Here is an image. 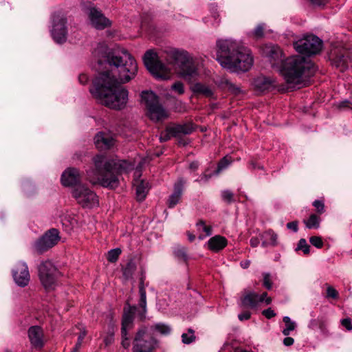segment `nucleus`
<instances>
[{"label":"nucleus","mask_w":352,"mask_h":352,"mask_svg":"<svg viewBox=\"0 0 352 352\" xmlns=\"http://www.w3.org/2000/svg\"><path fill=\"white\" fill-rule=\"evenodd\" d=\"M99 65L105 63L108 69L94 79L90 92L100 104L112 109H124L129 92L120 83L129 82L138 71L135 60L126 50L108 52L107 45L98 43L92 52Z\"/></svg>","instance_id":"obj_1"},{"label":"nucleus","mask_w":352,"mask_h":352,"mask_svg":"<svg viewBox=\"0 0 352 352\" xmlns=\"http://www.w3.org/2000/svg\"><path fill=\"white\" fill-rule=\"evenodd\" d=\"M165 63L159 60L153 50L146 52L143 61L146 69L157 80L171 79L174 74L188 81L199 77V70L195 64L193 57L185 50L169 48L164 50Z\"/></svg>","instance_id":"obj_2"},{"label":"nucleus","mask_w":352,"mask_h":352,"mask_svg":"<svg viewBox=\"0 0 352 352\" xmlns=\"http://www.w3.org/2000/svg\"><path fill=\"white\" fill-rule=\"evenodd\" d=\"M262 50L272 67L277 69L286 82L293 87L305 85L315 72L313 63L302 55L292 56L284 60L281 49L272 44L265 45Z\"/></svg>","instance_id":"obj_3"},{"label":"nucleus","mask_w":352,"mask_h":352,"mask_svg":"<svg viewBox=\"0 0 352 352\" xmlns=\"http://www.w3.org/2000/svg\"><path fill=\"white\" fill-rule=\"evenodd\" d=\"M217 60L223 68L232 72H247L254 63L250 50L239 42L232 39H219L217 41Z\"/></svg>","instance_id":"obj_4"},{"label":"nucleus","mask_w":352,"mask_h":352,"mask_svg":"<svg viewBox=\"0 0 352 352\" xmlns=\"http://www.w3.org/2000/svg\"><path fill=\"white\" fill-rule=\"evenodd\" d=\"M95 169L87 171L89 181L103 187L116 188L119 185L118 175L128 173L134 164L126 160H107L103 155H96L93 159Z\"/></svg>","instance_id":"obj_5"},{"label":"nucleus","mask_w":352,"mask_h":352,"mask_svg":"<svg viewBox=\"0 0 352 352\" xmlns=\"http://www.w3.org/2000/svg\"><path fill=\"white\" fill-rule=\"evenodd\" d=\"M170 330L169 326L162 323L155 324L149 328L145 326L140 327L133 339V352H154L158 342L153 337V332L166 336L170 333Z\"/></svg>","instance_id":"obj_6"},{"label":"nucleus","mask_w":352,"mask_h":352,"mask_svg":"<svg viewBox=\"0 0 352 352\" xmlns=\"http://www.w3.org/2000/svg\"><path fill=\"white\" fill-rule=\"evenodd\" d=\"M142 101L147 109V116L153 121H160L168 117L166 111L159 103L157 96L153 91H143Z\"/></svg>","instance_id":"obj_7"},{"label":"nucleus","mask_w":352,"mask_h":352,"mask_svg":"<svg viewBox=\"0 0 352 352\" xmlns=\"http://www.w3.org/2000/svg\"><path fill=\"white\" fill-rule=\"evenodd\" d=\"M272 299L267 292L258 294L252 291L244 290L239 299V305L243 309L257 310L261 302L266 305L272 303Z\"/></svg>","instance_id":"obj_8"},{"label":"nucleus","mask_w":352,"mask_h":352,"mask_svg":"<svg viewBox=\"0 0 352 352\" xmlns=\"http://www.w3.org/2000/svg\"><path fill=\"white\" fill-rule=\"evenodd\" d=\"M294 47L300 54L312 55L320 52L322 41L314 35H308L294 42Z\"/></svg>","instance_id":"obj_9"},{"label":"nucleus","mask_w":352,"mask_h":352,"mask_svg":"<svg viewBox=\"0 0 352 352\" xmlns=\"http://www.w3.org/2000/svg\"><path fill=\"white\" fill-rule=\"evenodd\" d=\"M72 195L83 208H91L98 205V199L96 193L84 185L75 187Z\"/></svg>","instance_id":"obj_10"},{"label":"nucleus","mask_w":352,"mask_h":352,"mask_svg":"<svg viewBox=\"0 0 352 352\" xmlns=\"http://www.w3.org/2000/svg\"><path fill=\"white\" fill-rule=\"evenodd\" d=\"M59 272L50 261L43 262L38 267V276L43 286L54 284Z\"/></svg>","instance_id":"obj_11"},{"label":"nucleus","mask_w":352,"mask_h":352,"mask_svg":"<svg viewBox=\"0 0 352 352\" xmlns=\"http://www.w3.org/2000/svg\"><path fill=\"white\" fill-rule=\"evenodd\" d=\"M51 34L57 43H63L67 39L66 19L60 14H54L52 17V28Z\"/></svg>","instance_id":"obj_12"},{"label":"nucleus","mask_w":352,"mask_h":352,"mask_svg":"<svg viewBox=\"0 0 352 352\" xmlns=\"http://www.w3.org/2000/svg\"><path fill=\"white\" fill-rule=\"evenodd\" d=\"M60 239L59 232L53 228L47 231L35 243L34 248L38 252H42L56 245Z\"/></svg>","instance_id":"obj_13"},{"label":"nucleus","mask_w":352,"mask_h":352,"mask_svg":"<svg viewBox=\"0 0 352 352\" xmlns=\"http://www.w3.org/2000/svg\"><path fill=\"white\" fill-rule=\"evenodd\" d=\"M13 280L17 286H28L30 281V274L26 263L19 261L12 270Z\"/></svg>","instance_id":"obj_14"},{"label":"nucleus","mask_w":352,"mask_h":352,"mask_svg":"<svg viewBox=\"0 0 352 352\" xmlns=\"http://www.w3.org/2000/svg\"><path fill=\"white\" fill-rule=\"evenodd\" d=\"M192 131L193 127L191 124L173 125L168 126L166 129V132L164 137L161 135L160 139L161 142H164L170 139L171 137H176L180 136L182 135L190 134L192 132Z\"/></svg>","instance_id":"obj_15"},{"label":"nucleus","mask_w":352,"mask_h":352,"mask_svg":"<svg viewBox=\"0 0 352 352\" xmlns=\"http://www.w3.org/2000/svg\"><path fill=\"white\" fill-rule=\"evenodd\" d=\"M28 338L32 346L36 349H41L44 346V333L39 326H32L28 329Z\"/></svg>","instance_id":"obj_16"},{"label":"nucleus","mask_w":352,"mask_h":352,"mask_svg":"<svg viewBox=\"0 0 352 352\" xmlns=\"http://www.w3.org/2000/svg\"><path fill=\"white\" fill-rule=\"evenodd\" d=\"M88 14L91 25L96 29H104L111 24L110 21L95 8H90Z\"/></svg>","instance_id":"obj_17"},{"label":"nucleus","mask_w":352,"mask_h":352,"mask_svg":"<svg viewBox=\"0 0 352 352\" xmlns=\"http://www.w3.org/2000/svg\"><path fill=\"white\" fill-rule=\"evenodd\" d=\"M141 175L140 170L135 172L134 186H135L136 197L140 201H143L150 188L148 183L144 180H140L138 177Z\"/></svg>","instance_id":"obj_18"},{"label":"nucleus","mask_w":352,"mask_h":352,"mask_svg":"<svg viewBox=\"0 0 352 352\" xmlns=\"http://www.w3.org/2000/svg\"><path fill=\"white\" fill-rule=\"evenodd\" d=\"M96 147L101 150L109 149L115 144V140L111 135L104 132H99L94 138Z\"/></svg>","instance_id":"obj_19"},{"label":"nucleus","mask_w":352,"mask_h":352,"mask_svg":"<svg viewBox=\"0 0 352 352\" xmlns=\"http://www.w3.org/2000/svg\"><path fill=\"white\" fill-rule=\"evenodd\" d=\"M80 181L79 172L76 168H69L61 176V183L64 186H72Z\"/></svg>","instance_id":"obj_20"},{"label":"nucleus","mask_w":352,"mask_h":352,"mask_svg":"<svg viewBox=\"0 0 352 352\" xmlns=\"http://www.w3.org/2000/svg\"><path fill=\"white\" fill-rule=\"evenodd\" d=\"M185 182L182 179H179L174 185V191L170 195L168 199V205L169 208L175 207L179 201Z\"/></svg>","instance_id":"obj_21"},{"label":"nucleus","mask_w":352,"mask_h":352,"mask_svg":"<svg viewBox=\"0 0 352 352\" xmlns=\"http://www.w3.org/2000/svg\"><path fill=\"white\" fill-rule=\"evenodd\" d=\"M207 245L209 250L217 252L228 245V241L224 236L215 235L208 240Z\"/></svg>","instance_id":"obj_22"},{"label":"nucleus","mask_w":352,"mask_h":352,"mask_svg":"<svg viewBox=\"0 0 352 352\" xmlns=\"http://www.w3.org/2000/svg\"><path fill=\"white\" fill-rule=\"evenodd\" d=\"M253 85L255 89L259 91H264L270 89L276 85L275 81L270 78L261 76L254 80Z\"/></svg>","instance_id":"obj_23"},{"label":"nucleus","mask_w":352,"mask_h":352,"mask_svg":"<svg viewBox=\"0 0 352 352\" xmlns=\"http://www.w3.org/2000/svg\"><path fill=\"white\" fill-rule=\"evenodd\" d=\"M210 12V15L204 18V22L208 26H218L221 22V19L217 6L211 4Z\"/></svg>","instance_id":"obj_24"},{"label":"nucleus","mask_w":352,"mask_h":352,"mask_svg":"<svg viewBox=\"0 0 352 352\" xmlns=\"http://www.w3.org/2000/svg\"><path fill=\"white\" fill-rule=\"evenodd\" d=\"M262 245L263 247L271 245L276 246L278 244V235L273 230H269L263 232L261 235Z\"/></svg>","instance_id":"obj_25"},{"label":"nucleus","mask_w":352,"mask_h":352,"mask_svg":"<svg viewBox=\"0 0 352 352\" xmlns=\"http://www.w3.org/2000/svg\"><path fill=\"white\" fill-rule=\"evenodd\" d=\"M191 89L195 94H201L206 97H212L213 96L212 89L202 83H195Z\"/></svg>","instance_id":"obj_26"},{"label":"nucleus","mask_w":352,"mask_h":352,"mask_svg":"<svg viewBox=\"0 0 352 352\" xmlns=\"http://www.w3.org/2000/svg\"><path fill=\"white\" fill-rule=\"evenodd\" d=\"M197 230L199 232V239H204L212 234V228L207 226L204 221H199L196 224Z\"/></svg>","instance_id":"obj_27"},{"label":"nucleus","mask_w":352,"mask_h":352,"mask_svg":"<svg viewBox=\"0 0 352 352\" xmlns=\"http://www.w3.org/2000/svg\"><path fill=\"white\" fill-rule=\"evenodd\" d=\"M136 270V264L134 261L130 260L122 268V276L125 280H129L133 278V275Z\"/></svg>","instance_id":"obj_28"},{"label":"nucleus","mask_w":352,"mask_h":352,"mask_svg":"<svg viewBox=\"0 0 352 352\" xmlns=\"http://www.w3.org/2000/svg\"><path fill=\"white\" fill-rule=\"evenodd\" d=\"M140 293V301L139 306L142 309V314L141 315V319L145 317L144 314L146 313V291L144 287H140L139 290Z\"/></svg>","instance_id":"obj_29"},{"label":"nucleus","mask_w":352,"mask_h":352,"mask_svg":"<svg viewBox=\"0 0 352 352\" xmlns=\"http://www.w3.org/2000/svg\"><path fill=\"white\" fill-rule=\"evenodd\" d=\"M225 88L234 96H240L243 93V90L239 85L230 81L226 82Z\"/></svg>","instance_id":"obj_30"},{"label":"nucleus","mask_w":352,"mask_h":352,"mask_svg":"<svg viewBox=\"0 0 352 352\" xmlns=\"http://www.w3.org/2000/svg\"><path fill=\"white\" fill-rule=\"evenodd\" d=\"M133 324V314L131 311L124 313L122 319V327L131 329Z\"/></svg>","instance_id":"obj_31"},{"label":"nucleus","mask_w":352,"mask_h":352,"mask_svg":"<svg viewBox=\"0 0 352 352\" xmlns=\"http://www.w3.org/2000/svg\"><path fill=\"white\" fill-rule=\"evenodd\" d=\"M304 222L306 226L309 229L318 228L320 226V219L314 214H311L309 218Z\"/></svg>","instance_id":"obj_32"},{"label":"nucleus","mask_w":352,"mask_h":352,"mask_svg":"<svg viewBox=\"0 0 352 352\" xmlns=\"http://www.w3.org/2000/svg\"><path fill=\"white\" fill-rule=\"evenodd\" d=\"M283 322L285 324L286 327L283 330L284 336H288L291 331L294 330L296 324L291 321V319L288 316L283 317Z\"/></svg>","instance_id":"obj_33"},{"label":"nucleus","mask_w":352,"mask_h":352,"mask_svg":"<svg viewBox=\"0 0 352 352\" xmlns=\"http://www.w3.org/2000/svg\"><path fill=\"white\" fill-rule=\"evenodd\" d=\"M232 160L231 159V157L226 156L223 157L219 163L218 167L217 170L215 171V173L217 175L220 172H221L223 170L228 168L232 163Z\"/></svg>","instance_id":"obj_34"},{"label":"nucleus","mask_w":352,"mask_h":352,"mask_svg":"<svg viewBox=\"0 0 352 352\" xmlns=\"http://www.w3.org/2000/svg\"><path fill=\"white\" fill-rule=\"evenodd\" d=\"M122 250L120 248H115L109 250L107 254V260L111 263L116 262Z\"/></svg>","instance_id":"obj_35"},{"label":"nucleus","mask_w":352,"mask_h":352,"mask_svg":"<svg viewBox=\"0 0 352 352\" xmlns=\"http://www.w3.org/2000/svg\"><path fill=\"white\" fill-rule=\"evenodd\" d=\"M309 245L305 239H301L298 243L296 250H302L305 254L309 253Z\"/></svg>","instance_id":"obj_36"},{"label":"nucleus","mask_w":352,"mask_h":352,"mask_svg":"<svg viewBox=\"0 0 352 352\" xmlns=\"http://www.w3.org/2000/svg\"><path fill=\"white\" fill-rule=\"evenodd\" d=\"M333 65L336 67L340 68L341 72H344L347 67L346 60L344 56H341L333 60Z\"/></svg>","instance_id":"obj_37"},{"label":"nucleus","mask_w":352,"mask_h":352,"mask_svg":"<svg viewBox=\"0 0 352 352\" xmlns=\"http://www.w3.org/2000/svg\"><path fill=\"white\" fill-rule=\"evenodd\" d=\"M309 242L317 248H321L323 246V241L320 236H314L310 237Z\"/></svg>","instance_id":"obj_38"},{"label":"nucleus","mask_w":352,"mask_h":352,"mask_svg":"<svg viewBox=\"0 0 352 352\" xmlns=\"http://www.w3.org/2000/svg\"><path fill=\"white\" fill-rule=\"evenodd\" d=\"M171 88L179 94H183L184 93V84L179 81L175 82L172 85Z\"/></svg>","instance_id":"obj_39"},{"label":"nucleus","mask_w":352,"mask_h":352,"mask_svg":"<svg viewBox=\"0 0 352 352\" xmlns=\"http://www.w3.org/2000/svg\"><path fill=\"white\" fill-rule=\"evenodd\" d=\"M326 297L327 298H338V292L334 287H327Z\"/></svg>","instance_id":"obj_40"},{"label":"nucleus","mask_w":352,"mask_h":352,"mask_svg":"<svg viewBox=\"0 0 352 352\" xmlns=\"http://www.w3.org/2000/svg\"><path fill=\"white\" fill-rule=\"evenodd\" d=\"M264 26L263 24H260L252 32L253 36L256 38H261L263 35Z\"/></svg>","instance_id":"obj_41"},{"label":"nucleus","mask_w":352,"mask_h":352,"mask_svg":"<svg viewBox=\"0 0 352 352\" xmlns=\"http://www.w3.org/2000/svg\"><path fill=\"white\" fill-rule=\"evenodd\" d=\"M250 309H243V311L238 315V318L241 321L248 320L251 318Z\"/></svg>","instance_id":"obj_42"},{"label":"nucleus","mask_w":352,"mask_h":352,"mask_svg":"<svg viewBox=\"0 0 352 352\" xmlns=\"http://www.w3.org/2000/svg\"><path fill=\"white\" fill-rule=\"evenodd\" d=\"M103 341L106 346L112 344L114 342V333L113 331L108 333L107 335L104 338Z\"/></svg>","instance_id":"obj_43"},{"label":"nucleus","mask_w":352,"mask_h":352,"mask_svg":"<svg viewBox=\"0 0 352 352\" xmlns=\"http://www.w3.org/2000/svg\"><path fill=\"white\" fill-rule=\"evenodd\" d=\"M222 199L228 202H231L233 199V194L230 190H226L221 192Z\"/></svg>","instance_id":"obj_44"},{"label":"nucleus","mask_w":352,"mask_h":352,"mask_svg":"<svg viewBox=\"0 0 352 352\" xmlns=\"http://www.w3.org/2000/svg\"><path fill=\"white\" fill-rule=\"evenodd\" d=\"M182 342L184 344H190L195 340V335H189L188 333H183L182 336Z\"/></svg>","instance_id":"obj_45"},{"label":"nucleus","mask_w":352,"mask_h":352,"mask_svg":"<svg viewBox=\"0 0 352 352\" xmlns=\"http://www.w3.org/2000/svg\"><path fill=\"white\" fill-rule=\"evenodd\" d=\"M262 315L264 316L267 319H271L275 317L276 316V314L271 307H269L262 311Z\"/></svg>","instance_id":"obj_46"},{"label":"nucleus","mask_w":352,"mask_h":352,"mask_svg":"<svg viewBox=\"0 0 352 352\" xmlns=\"http://www.w3.org/2000/svg\"><path fill=\"white\" fill-rule=\"evenodd\" d=\"M313 206L316 208L318 212L322 214L324 210V205L322 201L316 200L313 203Z\"/></svg>","instance_id":"obj_47"},{"label":"nucleus","mask_w":352,"mask_h":352,"mask_svg":"<svg viewBox=\"0 0 352 352\" xmlns=\"http://www.w3.org/2000/svg\"><path fill=\"white\" fill-rule=\"evenodd\" d=\"M341 324L346 328L347 330H352V322L349 318H344L341 320Z\"/></svg>","instance_id":"obj_48"},{"label":"nucleus","mask_w":352,"mask_h":352,"mask_svg":"<svg viewBox=\"0 0 352 352\" xmlns=\"http://www.w3.org/2000/svg\"><path fill=\"white\" fill-rule=\"evenodd\" d=\"M79 329L80 330V332L78 336V340L76 343H78V345H82V341L87 336V331L85 328H82V329L79 328Z\"/></svg>","instance_id":"obj_49"},{"label":"nucleus","mask_w":352,"mask_h":352,"mask_svg":"<svg viewBox=\"0 0 352 352\" xmlns=\"http://www.w3.org/2000/svg\"><path fill=\"white\" fill-rule=\"evenodd\" d=\"M274 284L272 278L269 274H265L263 275V285L264 286H271Z\"/></svg>","instance_id":"obj_50"},{"label":"nucleus","mask_w":352,"mask_h":352,"mask_svg":"<svg viewBox=\"0 0 352 352\" xmlns=\"http://www.w3.org/2000/svg\"><path fill=\"white\" fill-rule=\"evenodd\" d=\"M287 228L289 230H293L294 232H297L298 223L296 221L289 222L287 224Z\"/></svg>","instance_id":"obj_51"},{"label":"nucleus","mask_w":352,"mask_h":352,"mask_svg":"<svg viewBox=\"0 0 352 352\" xmlns=\"http://www.w3.org/2000/svg\"><path fill=\"white\" fill-rule=\"evenodd\" d=\"M78 80L81 84H86L88 82L89 78L86 74H82L79 75Z\"/></svg>","instance_id":"obj_52"},{"label":"nucleus","mask_w":352,"mask_h":352,"mask_svg":"<svg viewBox=\"0 0 352 352\" xmlns=\"http://www.w3.org/2000/svg\"><path fill=\"white\" fill-rule=\"evenodd\" d=\"M294 342V340L291 337H286L283 340V344L287 346H292Z\"/></svg>","instance_id":"obj_53"},{"label":"nucleus","mask_w":352,"mask_h":352,"mask_svg":"<svg viewBox=\"0 0 352 352\" xmlns=\"http://www.w3.org/2000/svg\"><path fill=\"white\" fill-rule=\"evenodd\" d=\"M121 344L124 349H128L131 344L129 338H122Z\"/></svg>","instance_id":"obj_54"},{"label":"nucleus","mask_w":352,"mask_h":352,"mask_svg":"<svg viewBox=\"0 0 352 352\" xmlns=\"http://www.w3.org/2000/svg\"><path fill=\"white\" fill-rule=\"evenodd\" d=\"M131 329L130 328H128V327H121V336H122V338H129L128 336V331Z\"/></svg>","instance_id":"obj_55"},{"label":"nucleus","mask_w":352,"mask_h":352,"mask_svg":"<svg viewBox=\"0 0 352 352\" xmlns=\"http://www.w3.org/2000/svg\"><path fill=\"white\" fill-rule=\"evenodd\" d=\"M250 245L252 247H257L258 245V244L260 243V241L258 238L256 237H253L250 239Z\"/></svg>","instance_id":"obj_56"},{"label":"nucleus","mask_w":352,"mask_h":352,"mask_svg":"<svg viewBox=\"0 0 352 352\" xmlns=\"http://www.w3.org/2000/svg\"><path fill=\"white\" fill-rule=\"evenodd\" d=\"M311 2L314 5L321 6L324 5L327 2V0H310Z\"/></svg>","instance_id":"obj_57"},{"label":"nucleus","mask_w":352,"mask_h":352,"mask_svg":"<svg viewBox=\"0 0 352 352\" xmlns=\"http://www.w3.org/2000/svg\"><path fill=\"white\" fill-rule=\"evenodd\" d=\"M250 262L248 260L243 261L240 263L241 267L243 269H246L250 266Z\"/></svg>","instance_id":"obj_58"},{"label":"nucleus","mask_w":352,"mask_h":352,"mask_svg":"<svg viewBox=\"0 0 352 352\" xmlns=\"http://www.w3.org/2000/svg\"><path fill=\"white\" fill-rule=\"evenodd\" d=\"M210 177V176H208L207 175H203L200 179H199V182H207L208 180V179Z\"/></svg>","instance_id":"obj_59"},{"label":"nucleus","mask_w":352,"mask_h":352,"mask_svg":"<svg viewBox=\"0 0 352 352\" xmlns=\"http://www.w3.org/2000/svg\"><path fill=\"white\" fill-rule=\"evenodd\" d=\"M187 236H188V240L190 242L193 241L195 239V236L190 232H188Z\"/></svg>","instance_id":"obj_60"},{"label":"nucleus","mask_w":352,"mask_h":352,"mask_svg":"<svg viewBox=\"0 0 352 352\" xmlns=\"http://www.w3.org/2000/svg\"><path fill=\"white\" fill-rule=\"evenodd\" d=\"M234 352H253V351L243 349L242 348H236L234 349Z\"/></svg>","instance_id":"obj_61"},{"label":"nucleus","mask_w":352,"mask_h":352,"mask_svg":"<svg viewBox=\"0 0 352 352\" xmlns=\"http://www.w3.org/2000/svg\"><path fill=\"white\" fill-rule=\"evenodd\" d=\"M81 347V345H78V343L76 344L75 346L72 349V351L74 352H79V349Z\"/></svg>","instance_id":"obj_62"},{"label":"nucleus","mask_w":352,"mask_h":352,"mask_svg":"<svg viewBox=\"0 0 352 352\" xmlns=\"http://www.w3.org/2000/svg\"><path fill=\"white\" fill-rule=\"evenodd\" d=\"M197 166H198V164L197 162H192L190 165V168L191 169H196L197 168Z\"/></svg>","instance_id":"obj_63"},{"label":"nucleus","mask_w":352,"mask_h":352,"mask_svg":"<svg viewBox=\"0 0 352 352\" xmlns=\"http://www.w3.org/2000/svg\"><path fill=\"white\" fill-rule=\"evenodd\" d=\"M188 333L189 335H195V334H194V333H195V331H194V330H192V329H188Z\"/></svg>","instance_id":"obj_64"}]
</instances>
